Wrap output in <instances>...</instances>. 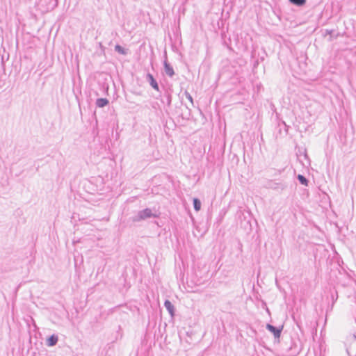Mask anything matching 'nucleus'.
<instances>
[{"label":"nucleus","instance_id":"1a4fd4ad","mask_svg":"<svg viewBox=\"0 0 356 356\" xmlns=\"http://www.w3.org/2000/svg\"><path fill=\"white\" fill-rule=\"evenodd\" d=\"M290 3L298 6H302L305 4L306 0H289Z\"/></svg>","mask_w":356,"mask_h":356},{"label":"nucleus","instance_id":"9d476101","mask_svg":"<svg viewBox=\"0 0 356 356\" xmlns=\"http://www.w3.org/2000/svg\"><path fill=\"white\" fill-rule=\"evenodd\" d=\"M115 50L122 55H125L127 54L126 50L119 44L115 45Z\"/></svg>","mask_w":356,"mask_h":356},{"label":"nucleus","instance_id":"9b49d317","mask_svg":"<svg viewBox=\"0 0 356 356\" xmlns=\"http://www.w3.org/2000/svg\"><path fill=\"white\" fill-rule=\"evenodd\" d=\"M298 179L299 180V181L303 184V185H305L307 186V179L303 176V175H299L298 176Z\"/></svg>","mask_w":356,"mask_h":356},{"label":"nucleus","instance_id":"ddd939ff","mask_svg":"<svg viewBox=\"0 0 356 356\" xmlns=\"http://www.w3.org/2000/svg\"><path fill=\"white\" fill-rule=\"evenodd\" d=\"M167 102H168V104L170 105V104H171V96L170 95L168 96Z\"/></svg>","mask_w":356,"mask_h":356},{"label":"nucleus","instance_id":"7ed1b4c3","mask_svg":"<svg viewBox=\"0 0 356 356\" xmlns=\"http://www.w3.org/2000/svg\"><path fill=\"white\" fill-rule=\"evenodd\" d=\"M146 80L149 82L150 86L154 89H155L156 90L159 91V85H158L156 81L154 79V78L152 74L148 73L147 74V76H146Z\"/></svg>","mask_w":356,"mask_h":356},{"label":"nucleus","instance_id":"20e7f679","mask_svg":"<svg viewBox=\"0 0 356 356\" xmlns=\"http://www.w3.org/2000/svg\"><path fill=\"white\" fill-rule=\"evenodd\" d=\"M164 70L165 74L170 77L175 74L172 67L168 63L167 60H164Z\"/></svg>","mask_w":356,"mask_h":356},{"label":"nucleus","instance_id":"f8f14e48","mask_svg":"<svg viewBox=\"0 0 356 356\" xmlns=\"http://www.w3.org/2000/svg\"><path fill=\"white\" fill-rule=\"evenodd\" d=\"M186 96L187 97V99L191 101V102H193V98L191 97V95L189 94V93H186Z\"/></svg>","mask_w":356,"mask_h":356},{"label":"nucleus","instance_id":"6e6552de","mask_svg":"<svg viewBox=\"0 0 356 356\" xmlns=\"http://www.w3.org/2000/svg\"><path fill=\"white\" fill-rule=\"evenodd\" d=\"M201 202L200 200H198L197 198H194L193 199V206H194V209L196 211H199L201 209Z\"/></svg>","mask_w":356,"mask_h":356},{"label":"nucleus","instance_id":"423d86ee","mask_svg":"<svg viewBox=\"0 0 356 356\" xmlns=\"http://www.w3.org/2000/svg\"><path fill=\"white\" fill-rule=\"evenodd\" d=\"M165 309L168 311L171 316L174 315V306L170 300H166L164 302Z\"/></svg>","mask_w":356,"mask_h":356},{"label":"nucleus","instance_id":"39448f33","mask_svg":"<svg viewBox=\"0 0 356 356\" xmlns=\"http://www.w3.org/2000/svg\"><path fill=\"white\" fill-rule=\"evenodd\" d=\"M58 341V337L56 335L53 334L47 339V345L48 346H54L57 343Z\"/></svg>","mask_w":356,"mask_h":356},{"label":"nucleus","instance_id":"f257e3e1","mask_svg":"<svg viewBox=\"0 0 356 356\" xmlns=\"http://www.w3.org/2000/svg\"><path fill=\"white\" fill-rule=\"evenodd\" d=\"M154 216L151 209H145L138 212L135 220H145Z\"/></svg>","mask_w":356,"mask_h":356},{"label":"nucleus","instance_id":"0eeeda50","mask_svg":"<svg viewBox=\"0 0 356 356\" xmlns=\"http://www.w3.org/2000/svg\"><path fill=\"white\" fill-rule=\"evenodd\" d=\"M108 104V100L106 98H99L96 101L97 106L103 108Z\"/></svg>","mask_w":356,"mask_h":356},{"label":"nucleus","instance_id":"f03ea898","mask_svg":"<svg viewBox=\"0 0 356 356\" xmlns=\"http://www.w3.org/2000/svg\"><path fill=\"white\" fill-rule=\"evenodd\" d=\"M266 329L273 334L275 338H280L281 332L282 330V327H276L270 324H267Z\"/></svg>","mask_w":356,"mask_h":356}]
</instances>
